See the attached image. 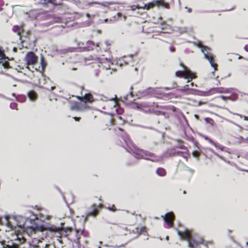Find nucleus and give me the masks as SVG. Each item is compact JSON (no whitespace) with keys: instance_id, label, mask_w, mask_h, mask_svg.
<instances>
[{"instance_id":"obj_64","label":"nucleus","mask_w":248,"mask_h":248,"mask_svg":"<svg viewBox=\"0 0 248 248\" xmlns=\"http://www.w3.org/2000/svg\"><path fill=\"white\" fill-rule=\"evenodd\" d=\"M128 57L130 59L131 61L132 60L133 56L132 55H129Z\"/></svg>"},{"instance_id":"obj_41","label":"nucleus","mask_w":248,"mask_h":248,"mask_svg":"<svg viewBox=\"0 0 248 248\" xmlns=\"http://www.w3.org/2000/svg\"><path fill=\"white\" fill-rule=\"evenodd\" d=\"M176 87H177V85L176 84H175V85L174 86H173L172 87H171V88H170V87H164V88H163V89H164V90L165 91H167L170 90L171 89H174V88H176Z\"/></svg>"},{"instance_id":"obj_26","label":"nucleus","mask_w":248,"mask_h":248,"mask_svg":"<svg viewBox=\"0 0 248 248\" xmlns=\"http://www.w3.org/2000/svg\"><path fill=\"white\" fill-rule=\"evenodd\" d=\"M170 25L164 21H162L160 23V28L162 30H167L170 28Z\"/></svg>"},{"instance_id":"obj_45","label":"nucleus","mask_w":248,"mask_h":248,"mask_svg":"<svg viewBox=\"0 0 248 248\" xmlns=\"http://www.w3.org/2000/svg\"><path fill=\"white\" fill-rule=\"evenodd\" d=\"M220 97L222 99V100L224 101H226L228 100H230V96H226L224 95H221Z\"/></svg>"},{"instance_id":"obj_27","label":"nucleus","mask_w":248,"mask_h":248,"mask_svg":"<svg viewBox=\"0 0 248 248\" xmlns=\"http://www.w3.org/2000/svg\"><path fill=\"white\" fill-rule=\"evenodd\" d=\"M41 64L42 66V70L44 71L46 66V62L43 57H41Z\"/></svg>"},{"instance_id":"obj_56","label":"nucleus","mask_w":248,"mask_h":248,"mask_svg":"<svg viewBox=\"0 0 248 248\" xmlns=\"http://www.w3.org/2000/svg\"><path fill=\"white\" fill-rule=\"evenodd\" d=\"M77 97L78 100H80L81 101V100L83 99V97H82V96H77Z\"/></svg>"},{"instance_id":"obj_10","label":"nucleus","mask_w":248,"mask_h":248,"mask_svg":"<svg viewBox=\"0 0 248 248\" xmlns=\"http://www.w3.org/2000/svg\"><path fill=\"white\" fill-rule=\"evenodd\" d=\"M93 208L90 211L87 212L85 214V216H82L83 217H84V221H87V218L89 217H96L98 214V210L96 207V205L93 204Z\"/></svg>"},{"instance_id":"obj_11","label":"nucleus","mask_w":248,"mask_h":248,"mask_svg":"<svg viewBox=\"0 0 248 248\" xmlns=\"http://www.w3.org/2000/svg\"><path fill=\"white\" fill-rule=\"evenodd\" d=\"M184 71L185 72V75L183 76V78L186 79H187V83H188L189 82V79H188L189 77V78L191 79H193L194 78H196L197 76L195 75V74L193 73L189 68L187 67L186 70V69L185 67H184Z\"/></svg>"},{"instance_id":"obj_37","label":"nucleus","mask_w":248,"mask_h":248,"mask_svg":"<svg viewBox=\"0 0 248 248\" xmlns=\"http://www.w3.org/2000/svg\"><path fill=\"white\" fill-rule=\"evenodd\" d=\"M133 105L134 106V107L136 108L138 110H141V105L138 104V103H134Z\"/></svg>"},{"instance_id":"obj_47","label":"nucleus","mask_w":248,"mask_h":248,"mask_svg":"<svg viewBox=\"0 0 248 248\" xmlns=\"http://www.w3.org/2000/svg\"><path fill=\"white\" fill-rule=\"evenodd\" d=\"M93 48H90L89 47H88V46L87 47H83V50L84 51H90L91 50H93Z\"/></svg>"},{"instance_id":"obj_59","label":"nucleus","mask_w":248,"mask_h":248,"mask_svg":"<svg viewBox=\"0 0 248 248\" xmlns=\"http://www.w3.org/2000/svg\"><path fill=\"white\" fill-rule=\"evenodd\" d=\"M13 51L14 52H16L17 51V48L16 47H14L13 48Z\"/></svg>"},{"instance_id":"obj_55","label":"nucleus","mask_w":248,"mask_h":248,"mask_svg":"<svg viewBox=\"0 0 248 248\" xmlns=\"http://www.w3.org/2000/svg\"><path fill=\"white\" fill-rule=\"evenodd\" d=\"M117 16H118V18H120L122 16V14L121 13H117Z\"/></svg>"},{"instance_id":"obj_53","label":"nucleus","mask_w":248,"mask_h":248,"mask_svg":"<svg viewBox=\"0 0 248 248\" xmlns=\"http://www.w3.org/2000/svg\"><path fill=\"white\" fill-rule=\"evenodd\" d=\"M185 9H187V12L188 13H191L192 12V9L190 8H187V7H185Z\"/></svg>"},{"instance_id":"obj_1","label":"nucleus","mask_w":248,"mask_h":248,"mask_svg":"<svg viewBox=\"0 0 248 248\" xmlns=\"http://www.w3.org/2000/svg\"><path fill=\"white\" fill-rule=\"evenodd\" d=\"M174 229L177 232V234L181 239L187 241L189 248H197V247L200 244L207 246V244L204 243L203 239L194 233L192 231L187 229L184 230V231H180L176 228H174Z\"/></svg>"},{"instance_id":"obj_52","label":"nucleus","mask_w":248,"mask_h":248,"mask_svg":"<svg viewBox=\"0 0 248 248\" xmlns=\"http://www.w3.org/2000/svg\"><path fill=\"white\" fill-rule=\"evenodd\" d=\"M0 98H4V99H7V97H6L5 95H4L0 93Z\"/></svg>"},{"instance_id":"obj_32","label":"nucleus","mask_w":248,"mask_h":248,"mask_svg":"<svg viewBox=\"0 0 248 248\" xmlns=\"http://www.w3.org/2000/svg\"><path fill=\"white\" fill-rule=\"evenodd\" d=\"M204 139L206 140H208L211 143H212V144H213L215 146H217V143L216 142H215L214 141H213L211 139H210L208 137H207V136H204Z\"/></svg>"},{"instance_id":"obj_31","label":"nucleus","mask_w":248,"mask_h":248,"mask_svg":"<svg viewBox=\"0 0 248 248\" xmlns=\"http://www.w3.org/2000/svg\"><path fill=\"white\" fill-rule=\"evenodd\" d=\"M57 189L59 190V191L60 192L62 196L63 199L64 201V202L66 203L67 206L69 207V204L66 201V199L63 193L61 190V189L58 187H57Z\"/></svg>"},{"instance_id":"obj_9","label":"nucleus","mask_w":248,"mask_h":248,"mask_svg":"<svg viewBox=\"0 0 248 248\" xmlns=\"http://www.w3.org/2000/svg\"><path fill=\"white\" fill-rule=\"evenodd\" d=\"M10 216L9 215H5L3 217L0 218V224L5 225L10 229L13 228V225L9 220Z\"/></svg>"},{"instance_id":"obj_60","label":"nucleus","mask_w":248,"mask_h":248,"mask_svg":"<svg viewBox=\"0 0 248 248\" xmlns=\"http://www.w3.org/2000/svg\"><path fill=\"white\" fill-rule=\"evenodd\" d=\"M203 45L202 44V43L201 42H199L198 44V46L199 47H201Z\"/></svg>"},{"instance_id":"obj_23","label":"nucleus","mask_w":248,"mask_h":248,"mask_svg":"<svg viewBox=\"0 0 248 248\" xmlns=\"http://www.w3.org/2000/svg\"><path fill=\"white\" fill-rule=\"evenodd\" d=\"M141 152H142L145 155L152 157L151 158H154L155 157V155L154 153L144 150H141Z\"/></svg>"},{"instance_id":"obj_35","label":"nucleus","mask_w":248,"mask_h":248,"mask_svg":"<svg viewBox=\"0 0 248 248\" xmlns=\"http://www.w3.org/2000/svg\"><path fill=\"white\" fill-rule=\"evenodd\" d=\"M4 50L2 47H0V58H2L5 56L4 54Z\"/></svg>"},{"instance_id":"obj_57","label":"nucleus","mask_w":248,"mask_h":248,"mask_svg":"<svg viewBox=\"0 0 248 248\" xmlns=\"http://www.w3.org/2000/svg\"><path fill=\"white\" fill-rule=\"evenodd\" d=\"M244 49L245 51L248 52V44L246 45L244 47Z\"/></svg>"},{"instance_id":"obj_13","label":"nucleus","mask_w":248,"mask_h":248,"mask_svg":"<svg viewBox=\"0 0 248 248\" xmlns=\"http://www.w3.org/2000/svg\"><path fill=\"white\" fill-rule=\"evenodd\" d=\"M232 88H225L224 87H217L212 88V93L214 92L218 93H231Z\"/></svg>"},{"instance_id":"obj_28","label":"nucleus","mask_w":248,"mask_h":248,"mask_svg":"<svg viewBox=\"0 0 248 248\" xmlns=\"http://www.w3.org/2000/svg\"><path fill=\"white\" fill-rule=\"evenodd\" d=\"M232 231L231 230H228V235L231 241L232 242H235V240L234 238L232 237V236L231 234Z\"/></svg>"},{"instance_id":"obj_5","label":"nucleus","mask_w":248,"mask_h":248,"mask_svg":"<svg viewBox=\"0 0 248 248\" xmlns=\"http://www.w3.org/2000/svg\"><path fill=\"white\" fill-rule=\"evenodd\" d=\"M164 222L170 228L173 226V221L175 219V215L172 212H170L166 214L165 215L161 216Z\"/></svg>"},{"instance_id":"obj_29","label":"nucleus","mask_w":248,"mask_h":248,"mask_svg":"<svg viewBox=\"0 0 248 248\" xmlns=\"http://www.w3.org/2000/svg\"><path fill=\"white\" fill-rule=\"evenodd\" d=\"M10 108L12 109H16L17 110V105L16 103H11L10 105Z\"/></svg>"},{"instance_id":"obj_44","label":"nucleus","mask_w":248,"mask_h":248,"mask_svg":"<svg viewBox=\"0 0 248 248\" xmlns=\"http://www.w3.org/2000/svg\"><path fill=\"white\" fill-rule=\"evenodd\" d=\"M234 115H238V116H240L241 117H243L244 118V119L246 121H248V116H242L241 115H240L238 113H234L233 114Z\"/></svg>"},{"instance_id":"obj_42","label":"nucleus","mask_w":248,"mask_h":248,"mask_svg":"<svg viewBox=\"0 0 248 248\" xmlns=\"http://www.w3.org/2000/svg\"><path fill=\"white\" fill-rule=\"evenodd\" d=\"M217 146H215L216 148H218L220 150H221V151H223V150L225 148V147H224L223 146H222V145H219L217 143Z\"/></svg>"},{"instance_id":"obj_12","label":"nucleus","mask_w":248,"mask_h":248,"mask_svg":"<svg viewBox=\"0 0 248 248\" xmlns=\"http://www.w3.org/2000/svg\"><path fill=\"white\" fill-rule=\"evenodd\" d=\"M9 58L6 56H4L2 58H0V64L2 65L4 68L9 69L11 68L9 62Z\"/></svg>"},{"instance_id":"obj_43","label":"nucleus","mask_w":248,"mask_h":248,"mask_svg":"<svg viewBox=\"0 0 248 248\" xmlns=\"http://www.w3.org/2000/svg\"><path fill=\"white\" fill-rule=\"evenodd\" d=\"M127 243H125V244H122L121 245H116L114 246H112V247L115 248H122L124 247L126 244H127Z\"/></svg>"},{"instance_id":"obj_16","label":"nucleus","mask_w":248,"mask_h":248,"mask_svg":"<svg viewBox=\"0 0 248 248\" xmlns=\"http://www.w3.org/2000/svg\"><path fill=\"white\" fill-rule=\"evenodd\" d=\"M156 173L159 176L164 177L166 175V170L163 168H158L156 170Z\"/></svg>"},{"instance_id":"obj_30","label":"nucleus","mask_w":248,"mask_h":248,"mask_svg":"<svg viewBox=\"0 0 248 248\" xmlns=\"http://www.w3.org/2000/svg\"><path fill=\"white\" fill-rule=\"evenodd\" d=\"M192 155L194 157L199 158L200 154L199 151H195L192 153Z\"/></svg>"},{"instance_id":"obj_8","label":"nucleus","mask_w":248,"mask_h":248,"mask_svg":"<svg viewBox=\"0 0 248 248\" xmlns=\"http://www.w3.org/2000/svg\"><path fill=\"white\" fill-rule=\"evenodd\" d=\"M156 90L151 87H149L142 92H139V95L141 97L150 96L156 93Z\"/></svg>"},{"instance_id":"obj_36","label":"nucleus","mask_w":248,"mask_h":248,"mask_svg":"<svg viewBox=\"0 0 248 248\" xmlns=\"http://www.w3.org/2000/svg\"><path fill=\"white\" fill-rule=\"evenodd\" d=\"M204 120L208 124H213V123H214V120L210 118H205Z\"/></svg>"},{"instance_id":"obj_49","label":"nucleus","mask_w":248,"mask_h":248,"mask_svg":"<svg viewBox=\"0 0 248 248\" xmlns=\"http://www.w3.org/2000/svg\"><path fill=\"white\" fill-rule=\"evenodd\" d=\"M176 154L178 155L183 156L184 153L181 151H178L176 153Z\"/></svg>"},{"instance_id":"obj_40","label":"nucleus","mask_w":248,"mask_h":248,"mask_svg":"<svg viewBox=\"0 0 248 248\" xmlns=\"http://www.w3.org/2000/svg\"><path fill=\"white\" fill-rule=\"evenodd\" d=\"M185 170L190 172L191 174H193L194 172V170L193 169H191L188 167H186L185 168Z\"/></svg>"},{"instance_id":"obj_38","label":"nucleus","mask_w":248,"mask_h":248,"mask_svg":"<svg viewBox=\"0 0 248 248\" xmlns=\"http://www.w3.org/2000/svg\"><path fill=\"white\" fill-rule=\"evenodd\" d=\"M147 232V228L145 226L142 227L140 231V234Z\"/></svg>"},{"instance_id":"obj_2","label":"nucleus","mask_w":248,"mask_h":248,"mask_svg":"<svg viewBox=\"0 0 248 248\" xmlns=\"http://www.w3.org/2000/svg\"><path fill=\"white\" fill-rule=\"evenodd\" d=\"M188 85H186L183 88L178 89L180 92H186V94H194L199 96H207L212 94V89L207 91H202L194 89L188 88Z\"/></svg>"},{"instance_id":"obj_19","label":"nucleus","mask_w":248,"mask_h":248,"mask_svg":"<svg viewBox=\"0 0 248 248\" xmlns=\"http://www.w3.org/2000/svg\"><path fill=\"white\" fill-rule=\"evenodd\" d=\"M35 228L36 230L40 232H43L45 230H48V228L44 224H36L35 225Z\"/></svg>"},{"instance_id":"obj_6","label":"nucleus","mask_w":248,"mask_h":248,"mask_svg":"<svg viewBox=\"0 0 248 248\" xmlns=\"http://www.w3.org/2000/svg\"><path fill=\"white\" fill-rule=\"evenodd\" d=\"M13 31L15 32H17V35L19 36V39L21 41V43L22 44L25 41V40L22 39V37L25 36V38L29 34L28 32H25L23 31V30L19 26H14L13 28Z\"/></svg>"},{"instance_id":"obj_34","label":"nucleus","mask_w":248,"mask_h":248,"mask_svg":"<svg viewBox=\"0 0 248 248\" xmlns=\"http://www.w3.org/2000/svg\"><path fill=\"white\" fill-rule=\"evenodd\" d=\"M132 147L133 148V149L136 151H141V149L139 148L136 144L133 143H131Z\"/></svg>"},{"instance_id":"obj_54","label":"nucleus","mask_w":248,"mask_h":248,"mask_svg":"<svg viewBox=\"0 0 248 248\" xmlns=\"http://www.w3.org/2000/svg\"><path fill=\"white\" fill-rule=\"evenodd\" d=\"M180 30L181 32H185L186 31V28H181L180 29Z\"/></svg>"},{"instance_id":"obj_17","label":"nucleus","mask_w":248,"mask_h":248,"mask_svg":"<svg viewBox=\"0 0 248 248\" xmlns=\"http://www.w3.org/2000/svg\"><path fill=\"white\" fill-rule=\"evenodd\" d=\"M130 151L127 150V151L132 155L136 158L137 159H143L144 158L142 155L136 153L135 151H133L132 149L130 148Z\"/></svg>"},{"instance_id":"obj_21","label":"nucleus","mask_w":248,"mask_h":248,"mask_svg":"<svg viewBox=\"0 0 248 248\" xmlns=\"http://www.w3.org/2000/svg\"><path fill=\"white\" fill-rule=\"evenodd\" d=\"M149 112L150 113H154L155 115H165V112H163V111H159V110H154V109H150L149 110Z\"/></svg>"},{"instance_id":"obj_7","label":"nucleus","mask_w":248,"mask_h":248,"mask_svg":"<svg viewBox=\"0 0 248 248\" xmlns=\"http://www.w3.org/2000/svg\"><path fill=\"white\" fill-rule=\"evenodd\" d=\"M37 58L33 52L29 51L26 54L25 60L27 63L33 65L37 62Z\"/></svg>"},{"instance_id":"obj_22","label":"nucleus","mask_w":248,"mask_h":248,"mask_svg":"<svg viewBox=\"0 0 248 248\" xmlns=\"http://www.w3.org/2000/svg\"><path fill=\"white\" fill-rule=\"evenodd\" d=\"M119 129L122 132H123V140H124V141L127 144V140H130L129 138H128V135L124 131V130L121 128H119Z\"/></svg>"},{"instance_id":"obj_18","label":"nucleus","mask_w":248,"mask_h":248,"mask_svg":"<svg viewBox=\"0 0 248 248\" xmlns=\"http://www.w3.org/2000/svg\"><path fill=\"white\" fill-rule=\"evenodd\" d=\"M76 48L74 47H69L66 49H62L60 50H58L57 52L59 54H64L69 52H73Z\"/></svg>"},{"instance_id":"obj_61","label":"nucleus","mask_w":248,"mask_h":248,"mask_svg":"<svg viewBox=\"0 0 248 248\" xmlns=\"http://www.w3.org/2000/svg\"><path fill=\"white\" fill-rule=\"evenodd\" d=\"M4 4V1L2 0H0V6H2Z\"/></svg>"},{"instance_id":"obj_50","label":"nucleus","mask_w":248,"mask_h":248,"mask_svg":"<svg viewBox=\"0 0 248 248\" xmlns=\"http://www.w3.org/2000/svg\"><path fill=\"white\" fill-rule=\"evenodd\" d=\"M170 50L171 52H174L175 51V48L174 47H173V46H170Z\"/></svg>"},{"instance_id":"obj_24","label":"nucleus","mask_w":248,"mask_h":248,"mask_svg":"<svg viewBox=\"0 0 248 248\" xmlns=\"http://www.w3.org/2000/svg\"><path fill=\"white\" fill-rule=\"evenodd\" d=\"M70 109L72 110L79 111L81 110L80 107L78 105L77 103H75L70 107Z\"/></svg>"},{"instance_id":"obj_63","label":"nucleus","mask_w":248,"mask_h":248,"mask_svg":"<svg viewBox=\"0 0 248 248\" xmlns=\"http://www.w3.org/2000/svg\"><path fill=\"white\" fill-rule=\"evenodd\" d=\"M154 107H155L156 108H159V106L157 104H155V103H154Z\"/></svg>"},{"instance_id":"obj_48","label":"nucleus","mask_w":248,"mask_h":248,"mask_svg":"<svg viewBox=\"0 0 248 248\" xmlns=\"http://www.w3.org/2000/svg\"><path fill=\"white\" fill-rule=\"evenodd\" d=\"M143 159L147 160H150L153 162L156 161V159H154V158H148V157H144V158H143Z\"/></svg>"},{"instance_id":"obj_51","label":"nucleus","mask_w":248,"mask_h":248,"mask_svg":"<svg viewBox=\"0 0 248 248\" xmlns=\"http://www.w3.org/2000/svg\"><path fill=\"white\" fill-rule=\"evenodd\" d=\"M76 121H79V120H80L81 118L80 117H74L73 118Z\"/></svg>"},{"instance_id":"obj_46","label":"nucleus","mask_w":248,"mask_h":248,"mask_svg":"<svg viewBox=\"0 0 248 248\" xmlns=\"http://www.w3.org/2000/svg\"><path fill=\"white\" fill-rule=\"evenodd\" d=\"M87 45L88 46V47H89L90 48V45L94 46V43L93 41L89 40V41H87Z\"/></svg>"},{"instance_id":"obj_4","label":"nucleus","mask_w":248,"mask_h":248,"mask_svg":"<svg viewBox=\"0 0 248 248\" xmlns=\"http://www.w3.org/2000/svg\"><path fill=\"white\" fill-rule=\"evenodd\" d=\"M155 5L157 6H162L167 9H170V5L168 3H167L162 0H157L145 4L143 9H149L153 8Z\"/></svg>"},{"instance_id":"obj_33","label":"nucleus","mask_w":248,"mask_h":248,"mask_svg":"<svg viewBox=\"0 0 248 248\" xmlns=\"http://www.w3.org/2000/svg\"><path fill=\"white\" fill-rule=\"evenodd\" d=\"M107 209H108L109 211L115 212L117 210V209L116 208L115 205L113 204L111 206H108L107 207Z\"/></svg>"},{"instance_id":"obj_58","label":"nucleus","mask_w":248,"mask_h":248,"mask_svg":"<svg viewBox=\"0 0 248 248\" xmlns=\"http://www.w3.org/2000/svg\"><path fill=\"white\" fill-rule=\"evenodd\" d=\"M204 103H205L204 102H203L200 101H199V102H198V105L201 106V105L204 104Z\"/></svg>"},{"instance_id":"obj_62","label":"nucleus","mask_w":248,"mask_h":248,"mask_svg":"<svg viewBox=\"0 0 248 248\" xmlns=\"http://www.w3.org/2000/svg\"><path fill=\"white\" fill-rule=\"evenodd\" d=\"M194 117H195L196 119H197V120H199V115H197V114H195V115H194Z\"/></svg>"},{"instance_id":"obj_3","label":"nucleus","mask_w":248,"mask_h":248,"mask_svg":"<svg viewBox=\"0 0 248 248\" xmlns=\"http://www.w3.org/2000/svg\"><path fill=\"white\" fill-rule=\"evenodd\" d=\"M211 49L205 46H203L201 48L202 52L204 54V58L208 59L210 62L211 66L214 68V71L212 72L211 74L214 75V72L216 70V67L217 66V64L213 60V55L212 54H209V51H210Z\"/></svg>"},{"instance_id":"obj_39","label":"nucleus","mask_w":248,"mask_h":248,"mask_svg":"<svg viewBox=\"0 0 248 248\" xmlns=\"http://www.w3.org/2000/svg\"><path fill=\"white\" fill-rule=\"evenodd\" d=\"M237 98H238V96L236 94H233L232 97H230V100H231L232 101H235L237 99Z\"/></svg>"},{"instance_id":"obj_25","label":"nucleus","mask_w":248,"mask_h":248,"mask_svg":"<svg viewBox=\"0 0 248 248\" xmlns=\"http://www.w3.org/2000/svg\"><path fill=\"white\" fill-rule=\"evenodd\" d=\"M16 99L17 101L20 102V103H23L25 102L26 100V98L24 95H19L16 98Z\"/></svg>"},{"instance_id":"obj_20","label":"nucleus","mask_w":248,"mask_h":248,"mask_svg":"<svg viewBox=\"0 0 248 248\" xmlns=\"http://www.w3.org/2000/svg\"><path fill=\"white\" fill-rule=\"evenodd\" d=\"M180 65L181 66L183 67V69H184V67H185L186 69V70L187 67L186 66H185L183 63H182V62H180ZM183 73L185 74V72L184 71V69H183L182 71H176L175 72V75L177 77L182 78L183 77L182 76L181 74Z\"/></svg>"},{"instance_id":"obj_15","label":"nucleus","mask_w":248,"mask_h":248,"mask_svg":"<svg viewBox=\"0 0 248 248\" xmlns=\"http://www.w3.org/2000/svg\"><path fill=\"white\" fill-rule=\"evenodd\" d=\"M28 95L31 101L34 102L37 98V94L33 91H30L28 93Z\"/></svg>"},{"instance_id":"obj_14","label":"nucleus","mask_w":248,"mask_h":248,"mask_svg":"<svg viewBox=\"0 0 248 248\" xmlns=\"http://www.w3.org/2000/svg\"><path fill=\"white\" fill-rule=\"evenodd\" d=\"M93 95L90 93H86L83 97V99L81 100V102H83L85 103L87 102H92L93 101Z\"/></svg>"}]
</instances>
